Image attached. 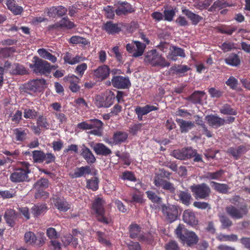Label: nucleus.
I'll use <instances>...</instances> for the list:
<instances>
[{
  "instance_id": "obj_1",
  "label": "nucleus",
  "mask_w": 250,
  "mask_h": 250,
  "mask_svg": "<svg viewBox=\"0 0 250 250\" xmlns=\"http://www.w3.org/2000/svg\"><path fill=\"white\" fill-rule=\"evenodd\" d=\"M18 166L19 168L10 175V180L14 183L28 181V175L31 172V170L29 169L30 165L27 162H20Z\"/></svg>"
},
{
  "instance_id": "obj_2",
  "label": "nucleus",
  "mask_w": 250,
  "mask_h": 250,
  "mask_svg": "<svg viewBox=\"0 0 250 250\" xmlns=\"http://www.w3.org/2000/svg\"><path fill=\"white\" fill-rule=\"evenodd\" d=\"M105 204L103 198H96L92 204V208L95 211L97 220L103 223L108 224L111 222V218L106 215L104 208Z\"/></svg>"
},
{
  "instance_id": "obj_3",
  "label": "nucleus",
  "mask_w": 250,
  "mask_h": 250,
  "mask_svg": "<svg viewBox=\"0 0 250 250\" xmlns=\"http://www.w3.org/2000/svg\"><path fill=\"white\" fill-rule=\"evenodd\" d=\"M144 61L153 66L165 67L170 65V63L155 49L148 51L145 55Z\"/></svg>"
},
{
  "instance_id": "obj_4",
  "label": "nucleus",
  "mask_w": 250,
  "mask_h": 250,
  "mask_svg": "<svg viewBox=\"0 0 250 250\" xmlns=\"http://www.w3.org/2000/svg\"><path fill=\"white\" fill-rule=\"evenodd\" d=\"M102 122L98 119H91L88 122H83L77 125V127L83 130L91 129L89 132L91 134L101 136L103 134Z\"/></svg>"
},
{
  "instance_id": "obj_5",
  "label": "nucleus",
  "mask_w": 250,
  "mask_h": 250,
  "mask_svg": "<svg viewBox=\"0 0 250 250\" xmlns=\"http://www.w3.org/2000/svg\"><path fill=\"white\" fill-rule=\"evenodd\" d=\"M34 60L33 63H30L29 67L36 73H49L52 69L56 68L55 66H51L48 62L38 57H34Z\"/></svg>"
},
{
  "instance_id": "obj_6",
  "label": "nucleus",
  "mask_w": 250,
  "mask_h": 250,
  "mask_svg": "<svg viewBox=\"0 0 250 250\" xmlns=\"http://www.w3.org/2000/svg\"><path fill=\"white\" fill-rule=\"evenodd\" d=\"M24 241L28 245L41 247L45 244L46 237L43 233H39L37 236L34 232L29 231L25 233Z\"/></svg>"
},
{
  "instance_id": "obj_7",
  "label": "nucleus",
  "mask_w": 250,
  "mask_h": 250,
  "mask_svg": "<svg viewBox=\"0 0 250 250\" xmlns=\"http://www.w3.org/2000/svg\"><path fill=\"white\" fill-rule=\"evenodd\" d=\"M190 189L196 199H205L209 196L210 193L209 187L205 183L193 185L190 187Z\"/></svg>"
},
{
  "instance_id": "obj_8",
  "label": "nucleus",
  "mask_w": 250,
  "mask_h": 250,
  "mask_svg": "<svg viewBox=\"0 0 250 250\" xmlns=\"http://www.w3.org/2000/svg\"><path fill=\"white\" fill-rule=\"evenodd\" d=\"M226 211L228 215L232 218L239 219L243 218L248 213L247 206L243 205L239 208L230 205L226 208Z\"/></svg>"
},
{
  "instance_id": "obj_9",
  "label": "nucleus",
  "mask_w": 250,
  "mask_h": 250,
  "mask_svg": "<svg viewBox=\"0 0 250 250\" xmlns=\"http://www.w3.org/2000/svg\"><path fill=\"white\" fill-rule=\"evenodd\" d=\"M146 48V45L138 41H134L132 43H128L126 48L127 51L132 54V56L138 57L142 56Z\"/></svg>"
},
{
  "instance_id": "obj_10",
  "label": "nucleus",
  "mask_w": 250,
  "mask_h": 250,
  "mask_svg": "<svg viewBox=\"0 0 250 250\" xmlns=\"http://www.w3.org/2000/svg\"><path fill=\"white\" fill-rule=\"evenodd\" d=\"M111 84L113 86L118 89L128 88L131 83L128 77L121 76H115L111 79Z\"/></svg>"
},
{
  "instance_id": "obj_11",
  "label": "nucleus",
  "mask_w": 250,
  "mask_h": 250,
  "mask_svg": "<svg viewBox=\"0 0 250 250\" xmlns=\"http://www.w3.org/2000/svg\"><path fill=\"white\" fill-rule=\"evenodd\" d=\"M45 84V81L43 79L33 80L27 83V89L33 92H40Z\"/></svg>"
},
{
  "instance_id": "obj_12",
  "label": "nucleus",
  "mask_w": 250,
  "mask_h": 250,
  "mask_svg": "<svg viewBox=\"0 0 250 250\" xmlns=\"http://www.w3.org/2000/svg\"><path fill=\"white\" fill-rule=\"evenodd\" d=\"M115 5L117 8L115 9V13L118 16L125 15L134 11L131 5L125 1H118Z\"/></svg>"
},
{
  "instance_id": "obj_13",
  "label": "nucleus",
  "mask_w": 250,
  "mask_h": 250,
  "mask_svg": "<svg viewBox=\"0 0 250 250\" xmlns=\"http://www.w3.org/2000/svg\"><path fill=\"white\" fill-rule=\"evenodd\" d=\"M48 187V181L46 179L42 178L38 180L34 184V188L37 190V192L35 194L36 198H40L42 196H47V193L42 190Z\"/></svg>"
},
{
  "instance_id": "obj_14",
  "label": "nucleus",
  "mask_w": 250,
  "mask_h": 250,
  "mask_svg": "<svg viewBox=\"0 0 250 250\" xmlns=\"http://www.w3.org/2000/svg\"><path fill=\"white\" fill-rule=\"evenodd\" d=\"M109 73V67L106 65H102L93 71V76L99 81H103L108 77Z\"/></svg>"
},
{
  "instance_id": "obj_15",
  "label": "nucleus",
  "mask_w": 250,
  "mask_h": 250,
  "mask_svg": "<svg viewBox=\"0 0 250 250\" xmlns=\"http://www.w3.org/2000/svg\"><path fill=\"white\" fill-rule=\"evenodd\" d=\"M162 207L163 213L166 215L167 219L170 222H172L176 220L178 211L175 207L173 206H167L163 205Z\"/></svg>"
},
{
  "instance_id": "obj_16",
  "label": "nucleus",
  "mask_w": 250,
  "mask_h": 250,
  "mask_svg": "<svg viewBox=\"0 0 250 250\" xmlns=\"http://www.w3.org/2000/svg\"><path fill=\"white\" fill-rule=\"evenodd\" d=\"M205 120L209 126L215 128L225 124V119L213 115L206 116Z\"/></svg>"
},
{
  "instance_id": "obj_17",
  "label": "nucleus",
  "mask_w": 250,
  "mask_h": 250,
  "mask_svg": "<svg viewBox=\"0 0 250 250\" xmlns=\"http://www.w3.org/2000/svg\"><path fill=\"white\" fill-rule=\"evenodd\" d=\"M91 173V169L89 166H84L76 167L73 172L69 174L72 178H78L82 177H85Z\"/></svg>"
},
{
  "instance_id": "obj_18",
  "label": "nucleus",
  "mask_w": 250,
  "mask_h": 250,
  "mask_svg": "<svg viewBox=\"0 0 250 250\" xmlns=\"http://www.w3.org/2000/svg\"><path fill=\"white\" fill-rule=\"evenodd\" d=\"M53 200L55 207L60 211L65 212L71 208V205L63 198H53Z\"/></svg>"
},
{
  "instance_id": "obj_19",
  "label": "nucleus",
  "mask_w": 250,
  "mask_h": 250,
  "mask_svg": "<svg viewBox=\"0 0 250 250\" xmlns=\"http://www.w3.org/2000/svg\"><path fill=\"white\" fill-rule=\"evenodd\" d=\"M91 146L97 155L107 156L112 153L111 150L102 143H96Z\"/></svg>"
},
{
  "instance_id": "obj_20",
  "label": "nucleus",
  "mask_w": 250,
  "mask_h": 250,
  "mask_svg": "<svg viewBox=\"0 0 250 250\" xmlns=\"http://www.w3.org/2000/svg\"><path fill=\"white\" fill-rule=\"evenodd\" d=\"M177 56L182 58L185 57L184 50L181 48L172 46L170 51H169L168 55L167 56V58L176 61Z\"/></svg>"
},
{
  "instance_id": "obj_21",
  "label": "nucleus",
  "mask_w": 250,
  "mask_h": 250,
  "mask_svg": "<svg viewBox=\"0 0 250 250\" xmlns=\"http://www.w3.org/2000/svg\"><path fill=\"white\" fill-rule=\"evenodd\" d=\"M5 221L9 226L13 227L15 225V222L17 218V214L15 211L11 208L6 209L4 214Z\"/></svg>"
},
{
  "instance_id": "obj_22",
  "label": "nucleus",
  "mask_w": 250,
  "mask_h": 250,
  "mask_svg": "<svg viewBox=\"0 0 250 250\" xmlns=\"http://www.w3.org/2000/svg\"><path fill=\"white\" fill-rule=\"evenodd\" d=\"M84 57L82 56L76 55L73 56L71 53L66 52L63 57V60L65 63L70 65H74L84 60Z\"/></svg>"
},
{
  "instance_id": "obj_23",
  "label": "nucleus",
  "mask_w": 250,
  "mask_h": 250,
  "mask_svg": "<svg viewBox=\"0 0 250 250\" xmlns=\"http://www.w3.org/2000/svg\"><path fill=\"white\" fill-rule=\"evenodd\" d=\"M182 12L191 21L193 25H197L203 19L201 16L193 13L186 8H183Z\"/></svg>"
},
{
  "instance_id": "obj_24",
  "label": "nucleus",
  "mask_w": 250,
  "mask_h": 250,
  "mask_svg": "<svg viewBox=\"0 0 250 250\" xmlns=\"http://www.w3.org/2000/svg\"><path fill=\"white\" fill-rule=\"evenodd\" d=\"M184 221L190 226L197 224L198 221L195 217L194 213L190 210H185L183 215Z\"/></svg>"
},
{
  "instance_id": "obj_25",
  "label": "nucleus",
  "mask_w": 250,
  "mask_h": 250,
  "mask_svg": "<svg viewBox=\"0 0 250 250\" xmlns=\"http://www.w3.org/2000/svg\"><path fill=\"white\" fill-rule=\"evenodd\" d=\"M176 121L179 124L182 133H186L194 127V123L190 121L177 119Z\"/></svg>"
},
{
  "instance_id": "obj_26",
  "label": "nucleus",
  "mask_w": 250,
  "mask_h": 250,
  "mask_svg": "<svg viewBox=\"0 0 250 250\" xmlns=\"http://www.w3.org/2000/svg\"><path fill=\"white\" fill-rule=\"evenodd\" d=\"M81 154L88 163L93 164L96 161V158L91 151L84 145L82 146Z\"/></svg>"
},
{
  "instance_id": "obj_27",
  "label": "nucleus",
  "mask_w": 250,
  "mask_h": 250,
  "mask_svg": "<svg viewBox=\"0 0 250 250\" xmlns=\"http://www.w3.org/2000/svg\"><path fill=\"white\" fill-rule=\"evenodd\" d=\"M28 130L27 129L17 128L13 130L16 141L22 142L26 140Z\"/></svg>"
},
{
  "instance_id": "obj_28",
  "label": "nucleus",
  "mask_w": 250,
  "mask_h": 250,
  "mask_svg": "<svg viewBox=\"0 0 250 250\" xmlns=\"http://www.w3.org/2000/svg\"><path fill=\"white\" fill-rule=\"evenodd\" d=\"M128 134L126 132L117 131L114 133L113 140L115 145L125 142L128 138Z\"/></svg>"
},
{
  "instance_id": "obj_29",
  "label": "nucleus",
  "mask_w": 250,
  "mask_h": 250,
  "mask_svg": "<svg viewBox=\"0 0 250 250\" xmlns=\"http://www.w3.org/2000/svg\"><path fill=\"white\" fill-rule=\"evenodd\" d=\"M205 93L203 91H195L190 96L186 98V100L193 104H199L201 102Z\"/></svg>"
},
{
  "instance_id": "obj_30",
  "label": "nucleus",
  "mask_w": 250,
  "mask_h": 250,
  "mask_svg": "<svg viewBox=\"0 0 250 250\" xmlns=\"http://www.w3.org/2000/svg\"><path fill=\"white\" fill-rule=\"evenodd\" d=\"M225 62L229 65L237 66L240 63V59L238 55L235 53H231L225 59Z\"/></svg>"
},
{
  "instance_id": "obj_31",
  "label": "nucleus",
  "mask_w": 250,
  "mask_h": 250,
  "mask_svg": "<svg viewBox=\"0 0 250 250\" xmlns=\"http://www.w3.org/2000/svg\"><path fill=\"white\" fill-rule=\"evenodd\" d=\"M103 28L110 34L117 33L121 30L117 24L114 23L111 21H108L104 24Z\"/></svg>"
},
{
  "instance_id": "obj_32",
  "label": "nucleus",
  "mask_w": 250,
  "mask_h": 250,
  "mask_svg": "<svg viewBox=\"0 0 250 250\" xmlns=\"http://www.w3.org/2000/svg\"><path fill=\"white\" fill-rule=\"evenodd\" d=\"M6 5L8 8L15 15L20 14L22 11V7L18 5L15 0H6Z\"/></svg>"
},
{
  "instance_id": "obj_33",
  "label": "nucleus",
  "mask_w": 250,
  "mask_h": 250,
  "mask_svg": "<svg viewBox=\"0 0 250 250\" xmlns=\"http://www.w3.org/2000/svg\"><path fill=\"white\" fill-rule=\"evenodd\" d=\"M198 241V238L196 234L193 231H188L186 233L185 240L182 241L186 243L188 245L190 246L197 243Z\"/></svg>"
},
{
  "instance_id": "obj_34",
  "label": "nucleus",
  "mask_w": 250,
  "mask_h": 250,
  "mask_svg": "<svg viewBox=\"0 0 250 250\" xmlns=\"http://www.w3.org/2000/svg\"><path fill=\"white\" fill-rule=\"evenodd\" d=\"M37 52L39 55L42 58L48 60L53 63L57 62V58L54 55H53L47 51L46 49L44 48H40L38 50Z\"/></svg>"
},
{
  "instance_id": "obj_35",
  "label": "nucleus",
  "mask_w": 250,
  "mask_h": 250,
  "mask_svg": "<svg viewBox=\"0 0 250 250\" xmlns=\"http://www.w3.org/2000/svg\"><path fill=\"white\" fill-rule=\"evenodd\" d=\"M210 185L214 190L222 193H227L230 189L229 186L225 184H221L212 181L210 182Z\"/></svg>"
},
{
  "instance_id": "obj_36",
  "label": "nucleus",
  "mask_w": 250,
  "mask_h": 250,
  "mask_svg": "<svg viewBox=\"0 0 250 250\" xmlns=\"http://www.w3.org/2000/svg\"><path fill=\"white\" fill-rule=\"evenodd\" d=\"M26 70L25 68L18 63L13 64V69L10 70V74L13 75H23L26 74Z\"/></svg>"
},
{
  "instance_id": "obj_37",
  "label": "nucleus",
  "mask_w": 250,
  "mask_h": 250,
  "mask_svg": "<svg viewBox=\"0 0 250 250\" xmlns=\"http://www.w3.org/2000/svg\"><path fill=\"white\" fill-rule=\"evenodd\" d=\"M229 6V4L226 2H223L220 0H217L208 8V10L213 12L218 9H222Z\"/></svg>"
},
{
  "instance_id": "obj_38",
  "label": "nucleus",
  "mask_w": 250,
  "mask_h": 250,
  "mask_svg": "<svg viewBox=\"0 0 250 250\" xmlns=\"http://www.w3.org/2000/svg\"><path fill=\"white\" fill-rule=\"evenodd\" d=\"M196 124L202 127L204 133L205 134L206 136L208 138L212 137L211 132L208 129L202 118H201L198 116H196Z\"/></svg>"
},
{
  "instance_id": "obj_39",
  "label": "nucleus",
  "mask_w": 250,
  "mask_h": 250,
  "mask_svg": "<svg viewBox=\"0 0 250 250\" xmlns=\"http://www.w3.org/2000/svg\"><path fill=\"white\" fill-rule=\"evenodd\" d=\"M178 196L182 202L185 205H188L190 204L192 198L189 193L181 191L178 194Z\"/></svg>"
},
{
  "instance_id": "obj_40",
  "label": "nucleus",
  "mask_w": 250,
  "mask_h": 250,
  "mask_svg": "<svg viewBox=\"0 0 250 250\" xmlns=\"http://www.w3.org/2000/svg\"><path fill=\"white\" fill-rule=\"evenodd\" d=\"M46 209L45 205L34 206L32 208V213L35 216H38L44 212Z\"/></svg>"
},
{
  "instance_id": "obj_41",
  "label": "nucleus",
  "mask_w": 250,
  "mask_h": 250,
  "mask_svg": "<svg viewBox=\"0 0 250 250\" xmlns=\"http://www.w3.org/2000/svg\"><path fill=\"white\" fill-rule=\"evenodd\" d=\"M213 0H205L203 1H199L194 4V7L198 10H203L207 9L212 3Z\"/></svg>"
},
{
  "instance_id": "obj_42",
  "label": "nucleus",
  "mask_w": 250,
  "mask_h": 250,
  "mask_svg": "<svg viewBox=\"0 0 250 250\" xmlns=\"http://www.w3.org/2000/svg\"><path fill=\"white\" fill-rule=\"evenodd\" d=\"M217 239L220 241H236L237 236L235 234L225 235L220 234L217 236Z\"/></svg>"
},
{
  "instance_id": "obj_43",
  "label": "nucleus",
  "mask_w": 250,
  "mask_h": 250,
  "mask_svg": "<svg viewBox=\"0 0 250 250\" xmlns=\"http://www.w3.org/2000/svg\"><path fill=\"white\" fill-rule=\"evenodd\" d=\"M147 198L153 203L160 204L162 202V198L158 196L152 191H147L146 192Z\"/></svg>"
},
{
  "instance_id": "obj_44",
  "label": "nucleus",
  "mask_w": 250,
  "mask_h": 250,
  "mask_svg": "<svg viewBox=\"0 0 250 250\" xmlns=\"http://www.w3.org/2000/svg\"><path fill=\"white\" fill-rule=\"evenodd\" d=\"M115 97L114 93L110 91L108 95L104 99L105 103L99 104V105L100 106H104V107H109L113 104Z\"/></svg>"
},
{
  "instance_id": "obj_45",
  "label": "nucleus",
  "mask_w": 250,
  "mask_h": 250,
  "mask_svg": "<svg viewBox=\"0 0 250 250\" xmlns=\"http://www.w3.org/2000/svg\"><path fill=\"white\" fill-rule=\"evenodd\" d=\"M245 151L246 148L243 146H239L236 148H231L229 150V152L236 159L241 154H243Z\"/></svg>"
},
{
  "instance_id": "obj_46",
  "label": "nucleus",
  "mask_w": 250,
  "mask_h": 250,
  "mask_svg": "<svg viewBox=\"0 0 250 250\" xmlns=\"http://www.w3.org/2000/svg\"><path fill=\"white\" fill-rule=\"evenodd\" d=\"M187 232H188V231L184 228L183 225L181 224L179 225L175 229L176 234L182 241L185 240L186 233Z\"/></svg>"
},
{
  "instance_id": "obj_47",
  "label": "nucleus",
  "mask_w": 250,
  "mask_h": 250,
  "mask_svg": "<svg viewBox=\"0 0 250 250\" xmlns=\"http://www.w3.org/2000/svg\"><path fill=\"white\" fill-rule=\"evenodd\" d=\"M99 181L97 178L93 177L87 181L86 187L95 191L98 188Z\"/></svg>"
},
{
  "instance_id": "obj_48",
  "label": "nucleus",
  "mask_w": 250,
  "mask_h": 250,
  "mask_svg": "<svg viewBox=\"0 0 250 250\" xmlns=\"http://www.w3.org/2000/svg\"><path fill=\"white\" fill-rule=\"evenodd\" d=\"M130 237L134 238L137 237L141 231V228L137 224H133L129 227Z\"/></svg>"
},
{
  "instance_id": "obj_49",
  "label": "nucleus",
  "mask_w": 250,
  "mask_h": 250,
  "mask_svg": "<svg viewBox=\"0 0 250 250\" xmlns=\"http://www.w3.org/2000/svg\"><path fill=\"white\" fill-rule=\"evenodd\" d=\"M220 112L225 115H235L236 112L232 109L230 106L228 104H226L222 106L220 109Z\"/></svg>"
},
{
  "instance_id": "obj_50",
  "label": "nucleus",
  "mask_w": 250,
  "mask_h": 250,
  "mask_svg": "<svg viewBox=\"0 0 250 250\" xmlns=\"http://www.w3.org/2000/svg\"><path fill=\"white\" fill-rule=\"evenodd\" d=\"M38 115V112L35 109L25 108L24 109L23 116L26 119H35Z\"/></svg>"
},
{
  "instance_id": "obj_51",
  "label": "nucleus",
  "mask_w": 250,
  "mask_h": 250,
  "mask_svg": "<svg viewBox=\"0 0 250 250\" xmlns=\"http://www.w3.org/2000/svg\"><path fill=\"white\" fill-rule=\"evenodd\" d=\"M37 124L39 126L45 129H48L49 126V124L46 118L42 115L39 116L37 121Z\"/></svg>"
},
{
  "instance_id": "obj_52",
  "label": "nucleus",
  "mask_w": 250,
  "mask_h": 250,
  "mask_svg": "<svg viewBox=\"0 0 250 250\" xmlns=\"http://www.w3.org/2000/svg\"><path fill=\"white\" fill-rule=\"evenodd\" d=\"M59 26L61 27H65L68 29H71L75 27L74 23L70 21L67 17L62 19L59 21Z\"/></svg>"
},
{
  "instance_id": "obj_53",
  "label": "nucleus",
  "mask_w": 250,
  "mask_h": 250,
  "mask_svg": "<svg viewBox=\"0 0 250 250\" xmlns=\"http://www.w3.org/2000/svg\"><path fill=\"white\" fill-rule=\"evenodd\" d=\"M223 173L222 170H219L215 172H208L205 175V178L209 180H218L222 176Z\"/></svg>"
},
{
  "instance_id": "obj_54",
  "label": "nucleus",
  "mask_w": 250,
  "mask_h": 250,
  "mask_svg": "<svg viewBox=\"0 0 250 250\" xmlns=\"http://www.w3.org/2000/svg\"><path fill=\"white\" fill-rule=\"evenodd\" d=\"M44 152L40 150L33 151V159L35 162L42 163L43 162Z\"/></svg>"
},
{
  "instance_id": "obj_55",
  "label": "nucleus",
  "mask_w": 250,
  "mask_h": 250,
  "mask_svg": "<svg viewBox=\"0 0 250 250\" xmlns=\"http://www.w3.org/2000/svg\"><path fill=\"white\" fill-rule=\"evenodd\" d=\"M0 195L3 199L12 198L15 196L16 192L13 189L0 190Z\"/></svg>"
},
{
  "instance_id": "obj_56",
  "label": "nucleus",
  "mask_w": 250,
  "mask_h": 250,
  "mask_svg": "<svg viewBox=\"0 0 250 250\" xmlns=\"http://www.w3.org/2000/svg\"><path fill=\"white\" fill-rule=\"evenodd\" d=\"M220 221L222 224L223 228L229 227L232 225V222L226 216L224 215H219Z\"/></svg>"
},
{
  "instance_id": "obj_57",
  "label": "nucleus",
  "mask_w": 250,
  "mask_h": 250,
  "mask_svg": "<svg viewBox=\"0 0 250 250\" xmlns=\"http://www.w3.org/2000/svg\"><path fill=\"white\" fill-rule=\"evenodd\" d=\"M221 49L224 52H227L233 49H235V44L231 42H225L220 46Z\"/></svg>"
},
{
  "instance_id": "obj_58",
  "label": "nucleus",
  "mask_w": 250,
  "mask_h": 250,
  "mask_svg": "<svg viewBox=\"0 0 250 250\" xmlns=\"http://www.w3.org/2000/svg\"><path fill=\"white\" fill-rule=\"evenodd\" d=\"M173 70L177 74H183L190 70V68L185 65H178L173 67Z\"/></svg>"
},
{
  "instance_id": "obj_59",
  "label": "nucleus",
  "mask_w": 250,
  "mask_h": 250,
  "mask_svg": "<svg viewBox=\"0 0 250 250\" xmlns=\"http://www.w3.org/2000/svg\"><path fill=\"white\" fill-rule=\"evenodd\" d=\"M237 29V28L236 26H228L220 28L219 31L222 34H226L230 35Z\"/></svg>"
},
{
  "instance_id": "obj_60",
  "label": "nucleus",
  "mask_w": 250,
  "mask_h": 250,
  "mask_svg": "<svg viewBox=\"0 0 250 250\" xmlns=\"http://www.w3.org/2000/svg\"><path fill=\"white\" fill-rule=\"evenodd\" d=\"M157 47L164 53H166L168 51H170L172 45L167 42H161Z\"/></svg>"
},
{
  "instance_id": "obj_61",
  "label": "nucleus",
  "mask_w": 250,
  "mask_h": 250,
  "mask_svg": "<svg viewBox=\"0 0 250 250\" xmlns=\"http://www.w3.org/2000/svg\"><path fill=\"white\" fill-rule=\"evenodd\" d=\"M46 235L51 240L55 239L58 238L59 235L54 228H49L46 230Z\"/></svg>"
},
{
  "instance_id": "obj_62",
  "label": "nucleus",
  "mask_w": 250,
  "mask_h": 250,
  "mask_svg": "<svg viewBox=\"0 0 250 250\" xmlns=\"http://www.w3.org/2000/svg\"><path fill=\"white\" fill-rule=\"evenodd\" d=\"M70 42L73 44L83 43L86 44L87 41L85 39L79 36H73L70 39Z\"/></svg>"
},
{
  "instance_id": "obj_63",
  "label": "nucleus",
  "mask_w": 250,
  "mask_h": 250,
  "mask_svg": "<svg viewBox=\"0 0 250 250\" xmlns=\"http://www.w3.org/2000/svg\"><path fill=\"white\" fill-rule=\"evenodd\" d=\"M166 180L163 179L161 175L156 174L154 178V184L157 187H162Z\"/></svg>"
},
{
  "instance_id": "obj_64",
  "label": "nucleus",
  "mask_w": 250,
  "mask_h": 250,
  "mask_svg": "<svg viewBox=\"0 0 250 250\" xmlns=\"http://www.w3.org/2000/svg\"><path fill=\"white\" fill-rule=\"evenodd\" d=\"M165 20L169 21H172L175 15V11L173 9L165 10L164 12Z\"/></svg>"
}]
</instances>
